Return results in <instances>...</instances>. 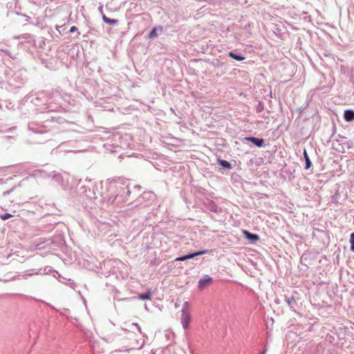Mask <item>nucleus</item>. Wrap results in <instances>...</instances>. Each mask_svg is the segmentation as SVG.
Instances as JSON below:
<instances>
[{
    "mask_svg": "<svg viewBox=\"0 0 354 354\" xmlns=\"http://www.w3.org/2000/svg\"><path fill=\"white\" fill-rule=\"evenodd\" d=\"M190 320L191 315H189V312L182 311L180 322L184 329L186 330L189 328Z\"/></svg>",
    "mask_w": 354,
    "mask_h": 354,
    "instance_id": "f257e3e1",
    "label": "nucleus"
},
{
    "mask_svg": "<svg viewBox=\"0 0 354 354\" xmlns=\"http://www.w3.org/2000/svg\"><path fill=\"white\" fill-rule=\"evenodd\" d=\"M212 281V278L209 275H205L198 281V288L200 290H203L206 286L209 285Z\"/></svg>",
    "mask_w": 354,
    "mask_h": 354,
    "instance_id": "f03ea898",
    "label": "nucleus"
},
{
    "mask_svg": "<svg viewBox=\"0 0 354 354\" xmlns=\"http://www.w3.org/2000/svg\"><path fill=\"white\" fill-rule=\"evenodd\" d=\"M285 301L289 306V308L294 312H296V307L297 306V299L294 297H290L285 296Z\"/></svg>",
    "mask_w": 354,
    "mask_h": 354,
    "instance_id": "7ed1b4c3",
    "label": "nucleus"
},
{
    "mask_svg": "<svg viewBox=\"0 0 354 354\" xmlns=\"http://www.w3.org/2000/svg\"><path fill=\"white\" fill-rule=\"evenodd\" d=\"M245 139L252 142L258 147H262L264 145V140L263 138H257L255 137H246Z\"/></svg>",
    "mask_w": 354,
    "mask_h": 354,
    "instance_id": "20e7f679",
    "label": "nucleus"
},
{
    "mask_svg": "<svg viewBox=\"0 0 354 354\" xmlns=\"http://www.w3.org/2000/svg\"><path fill=\"white\" fill-rule=\"evenodd\" d=\"M344 118L347 122H351L354 120V111L348 109L344 111Z\"/></svg>",
    "mask_w": 354,
    "mask_h": 354,
    "instance_id": "39448f33",
    "label": "nucleus"
},
{
    "mask_svg": "<svg viewBox=\"0 0 354 354\" xmlns=\"http://www.w3.org/2000/svg\"><path fill=\"white\" fill-rule=\"evenodd\" d=\"M207 252V250H202V251H198V252H196L188 254L186 255L187 260L192 259V258H194L195 257H197V256H199V255H202V254H206Z\"/></svg>",
    "mask_w": 354,
    "mask_h": 354,
    "instance_id": "423d86ee",
    "label": "nucleus"
},
{
    "mask_svg": "<svg viewBox=\"0 0 354 354\" xmlns=\"http://www.w3.org/2000/svg\"><path fill=\"white\" fill-rule=\"evenodd\" d=\"M152 294L150 291H148L146 293L140 294L138 295V299L141 300H150L151 299Z\"/></svg>",
    "mask_w": 354,
    "mask_h": 354,
    "instance_id": "0eeeda50",
    "label": "nucleus"
},
{
    "mask_svg": "<svg viewBox=\"0 0 354 354\" xmlns=\"http://www.w3.org/2000/svg\"><path fill=\"white\" fill-rule=\"evenodd\" d=\"M102 20L104 23L112 26L115 25L118 23V20L110 19L107 17L106 15L102 16Z\"/></svg>",
    "mask_w": 354,
    "mask_h": 354,
    "instance_id": "6e6552de",
    "label": "nucleus"
},
{
    "mask_svg": "<svg viewBox=\"0 0 354 354\" xmlns=\"http://www.w3.org/2000/svg\"><path fill=\"white\" fill-rule=\"evenodd\" d=\"M229 56L238 61H242L245 59V57L241 54H236L232 51L229 53Z\"/></svg>",
    "mask_w": 354,
    "mask_h": 354,
    "instance_id": "1a4fd4ad",
    "label": "nucleus"
},
{
    "mask_svg": "<svg viewBox=\"0 0 354 354\" xmlns=\"http://www.w3.org/2000/svg\"><path fill=\"white\" fill-rule=\"evenodd\" d=\"M244 233L245 236L251 241H257L259 239V237L257 234H251L248 231H245Z\"/></svg>",
    "mask_w": 354,
    "mask_h": 354,
    "instance_id": "9d476101",
    "label": "nucleus"
},
{
    "mask_svg": "<svg viewBox=\"0 0 354 354\" xmlns=\"http://www.w3.org/2000/svg\"><path fill=\"white\" fill-rule=\"evenodd\" d=\"M304 156L306 161L305 169H308L311 167L312 164L306 150H304Z\"/></svg>",
    "mask_w": 354,
    "mask_h": 354,
    "instance_id": "9b49d317",
    "label": "nucleus"
},
{
    "mask_svg": "<svg viewBox=\"0 0 354 354\" xmlns=\"http://www.w3.org/2000/svg\"><path fill=\"white\" fill-rule=\"evenodd\" d=\"M219 164L223 167L226 169H230L232 167L231 164L224 160H218Z\"/></svg>",
    "mask_w": 354,
    "mask_h": 354,
    "instance_id": "f8f14e48",
    "label": "nucleus"
},
{
    "mask_svg": "<svg viewBox=\"0 0 354 354\" xmlns=\"http://www.w3.org/2000/svg\"><path fill=\"white\" fill-rule=\"evenodd\" d=\"M158 36V34H157V32H156V28H153L149 32V35H148V38L149 39H153V38H155Z\"/></svg>",
    "mask_w": 354,
    "mask_h": 354,
    "instance_id": "ddd939ff",
    "label": "nucleus"
},
{
    "mask_svg": "<svg viewBox=\"0 0 354 354\" xmlns=\"http://www.w3.org/2000/svg\"><path fill=\"white\" fill-rule=\"evenodd\" d=\"M351 250L354 252V233H352L350 236Z\"/></svg>",
    "mask_w": 354,
    "mask_h": 354,
    "instance_id": "4468645a",
    "label": "nucleus"
},
{
    "mask_svg": "<svg viewBox=\"0 0 354 354\" xmlns=\"http://www.w3.org/2000/svg\"><path fill=\"white\" fill-rule=\"evenodd\" d=\"M189 308V304L188 301H185L183 305L182 311L188 312V309Z\"/></svg>",
    "mask_w": 354,
    "mask_h": 354,
    "instance_id": "2eb2a0df",
    "label": "nucleus"
},
{
    "mask_svg": "<svg viewBox=\"0 0 354 354\" xmlns=\"http://www.w3.org/2000/svg\"><path fill=\"white\" fill-rule=\"evenodd\" d=\"M11 216H12V214H10L9 213H6V214H3L1 215V218L3 220H6V219L10 218Z\"/></svg>",
    "mask_w": 354,
    "mask_h": 354,
    "instance_id": "dca6fc26",
    "label": "nucleus"
},
{
    "mask_svg": "<svg viewBox=\"0 0 354 354\" xmlns=\"http://www.w3.org/2000/svg\"><path fill=\"white\" fill-rule=\"evenodd\" d=\"M185 260H187L186 255L181 256V257L176 259V261H185Z\"/></svg>",
    "mask_w": 354,
    "mask_h": 354,
    "instance_id": "f3484780",
    "label": "nucleus"
},
{
    "mask_svg": "<svg viewBox=\"0 0 354 354\" xmlns=\"http://www.w3.org/2000/svg\"><path fill=\"white\" fill-rule=\"evenodd\" d=\"M77 30V28L76 26H72L71 27L69 32H75Z\"/></svg>",
    "mask_w": 354,
    "mask_h": 354,
    "instance_id": "a211bd4d",
    "label": "nucleus"
},
{
    "mask_svg": "<svg viewBox=\"0 0 354 354\" xmlns=\"http://www.w3.org/2000/svg\"><path fill=\"white\" fill-rule=\"evenodd\" d=\"M133 325H135L136 327H137L140 333H142L141 328L140 327V326L138 324H133Z\"/></svg>",
    "mask_w": 354,
    "mask_h": 354,
    "instance_id": "6ab92c4d",
    "label": "nucleus"
},
{
    "mask_svg": "<svg viewBox=\"0 0 354 354\" xmlns=\"http://www.w3.org/2000/svg\"><path fill=\"white\" fill-rule=\"evenodd\" d=\"M0 50L3 51V52H4V53H6L8 55L10 56V51H8V50H2V49H0Z\"/></svg>",
    "mask_w": 354,
    "mask_h": 354,
    "instance_id": "aec40b11",
    "label": "nucleus"
},
{
    "mask_svg": "<svg viewBox=\"0 0 354 354\" xmlns=\"http://www.w3.org/2000/svg\"><path fill=\"white\" fill-rule=\"evenodd\" d=\"M12 190H9V191H7V192H5L3 193V195H7V194H9L10 192H11Z\"/></svg>",
    "mask_w": 354,
    "mask_h": 354,
    "instance_id": "412c9836",
    "label": "nucleus"
},
{
    "mask_svg": "<svg viewBox=\"0 0 354 354\" xmlns=\"http://www.w3.org/2000/svg\"><path fill=\"white\" fill-rule=\"evenodd\" d=\"M266 351H267V349H266V348H265V349L262 351L261 354H266Z\"/></svg>",
    "mask_w": 354,
    "mask_h": 354,
    "instance_id": "4be33fe9",
    "label": "nucleus"
},
{
    "mask_svg": "<svg viewBox=\"0 0 354 354\" xmlns=\"http://www.w3.org/2000/svg\"><path fill=\"white\" fill-rule=\"evenodd\" d=\"M336 149L338 150L339 151H342V152H344V148H342V150L339 149Z\"/></svg>",
    "mask_w": 354,
    "mask_h": 354,
    "instance_id": "5701e85b",
    "label": "nucleus"
}]
</instances>
